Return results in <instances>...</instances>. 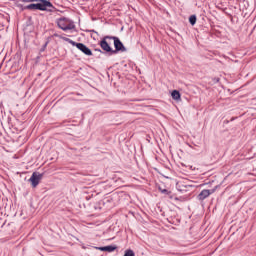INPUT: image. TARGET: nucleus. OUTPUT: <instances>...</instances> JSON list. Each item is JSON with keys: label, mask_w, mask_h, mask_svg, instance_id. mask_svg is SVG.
I'll use <instances>...</instances> for the list:
<instances>
[{"label": "nucleus", "mask_w": 256, "mask_h": 256, "mask_svg": "<svg viewBox=\"0 0 256 256\" xmlns=\"http://www.w3.org/2000/svg\"><path fill=\"white\" fill-rule=\"evenodd\" d=\"M111 36H105L99 43L102 51H105V53H109V55H113V48L109 45L107 42V39H109Z\"/></svg>", "instance_id": "nucleus-5"}, {"label": "nucleus", "mask_w": 256, "mask_h": 256, "mask_svg": "<svg viewBox=\"0 0 256 256\" xmlns=\"http://www.w3.org/2000/svg\"><path fill=\"white\" fill-rule=\"evenodd\" d=\"M159 191L160 193H162L163 195H171V191L167 190V189H163L161 187H159Z\"/></svg>", "instance_id": "nucleus-12"}, {"label": "nucleus", "mask_w": 256, "mask_h": 256, "mask_svg": "<svg viewBox=\"0 0 256 256\" xmlns=\"http://www.w3.org/2000/svg\"><path fill=\"white\" fill-rule=\"evenodd\" d=\"M216 81H219V79H216Z\"/></svg>", "instance_id": "nucleus-15"}, {"label": "nucleus", "mask_w": 256, "mask_h": 256, "mask_svg": "<svg viewBox=\"0 0 256 256\" xmlns=\"http://www.w3.org/2000/svg\"><path fill=\"white\" fill-rule=\"evenodd\" d=\"M189 23H190V25H195V23H197V16L196 15H191L189 17Z\"/></svg>", "instance_id": "nucleus-10"}, {"label": "nucleus", "mask_w": 256, "mask_h": 256, "mask_svg": "<svg viewBox=\"0 0 256 256\" xmlns=\"http://www.w3.org/2000/svg\"><path fill=\"white\" fill-rule=\"evenodd\" d=\"M63 39L67 43H70V45H73V47H77V49H79V51L84 53V55H87L88 57H91V55H93V52L91 51V49H89V47H87L85 44L77 43L69 38H63Z\"/></svg>", "instance_id": "nucleus-2"}, {"label": "nucleus", "mask_w": 256, "mask_h": 256, "mask_svg": "<svg viewBox=\"0 0 256 256\" xmlns=\"http://www.w3.org/2000/svg\"><path fill=\"white\" fill-rule=\"evenodd\" d=\"M95 51H98V53H103V51H101V49H95Z\"/></svg>", "instance_id": "nucleus-14"}, {"label": "nucleus", "mask_w": 256, "mask_h": 256, "mask_svg": "<svg viewBox=\"0 0 256 256\" xmlns=\"http://www.w3.org/2000/svg\"><path fill=\"white\" fill-rule=\"evenodd\" d=\"M36 4H29L22 9H28L29 11H47V7H53V4L47 0L34 1Z\"/></svg>", "instance_id": "nucleus-1"}, {"label": "nucleus", "mask_w": 256, "mask_h": 256, "mask_svg": "<svg viewBox=\"0 0 256 256\" xmlns=\"http://www.w3.org/2000/svg\"><path fill=\"white\" fill-rule=\"evenodd\" d=\"M216 81H219V79H216Z\"/></svg>", "instance_id": "nucleus-16"}, {"label": "nucleus", "mask_w": 256, "mask_h": 256, "mask_svg": "<svg viewBox=\"0 0 256 256\" xmlns=\"http://www.w3.org/2000/svg\"><path fill=\"white\" fill-rule=\"evenodd\" d=\"M214 192H215V189H212V190L204 189V190H202L198 195L199 201H205V199H207V197H209V195H213Z\"/></svg>", "instance_id": "nucleus-7"}, {"label": "nucleus", "mask_w": 256, "mask_h": 256, "mask_svg": "<svg viewBox=\"0 0 256 256\" xmlns=\"http://www.w3.org/2000/svg\"><path fill=\"white\" fill-rule=\"evenodd\" d=\"M171 95H172V99H174V101H179L181 99V93H179L178 90H173Z\"/></svg>", "instance_id": "nucleus-9"}, {"label": "nucleus", "mask_w": 256, "mask_h": 256, "mask_svg": "<svg viewBox=\"0 0 256 256\" xmlns=\"http://www.w3.org/2000/svg\"><path fill=\"white\" fill-rule=\"evenodd\" d=\"M109 39H112L114 41V47L115 50H112L113 55H117V53H125L127 51V48H125V45H123V42L119 39L117 36H111L108 37Z\"/></svg>", "instance_id": "nucleus-4"}, {"label": "nucleus", "mask_w": 256, "mask_h": 256, "mask_svg": "<svg viewBox=\"0 0 256 256\" xmlns=\"http://www.w3.org/2000/svg\"><path fill=\"white\" fill-rule=\"evenodd\" d=\"M57 25L62 31H71L75 29V23L67 18H60L57 20Z\"/></svg>", "instance_id": "nucleus-3"}, {"label": "nucleus", "mask_w": 256, "mask_h": 256, "mask_svg": "<svg viewBox=\"0 0 256 256\" xmlns=\"http://www.w3.org/2000/svg\"><path fill=\"white\" fill-rule=\"evenodd\" d=\"M35 1L39 0H22L23 3H35Z\"/></svg>", "instance_id": "nucleus-13"}, {"label": "nucleus", "mask_w": 256, "mask_h": 256, "mask_svg": "<svg viewBox=\"0 0 256 256\" xmlns=\"http://www.w3.org/2000/svg\"><path fill=\"white\" fill-rule=\"evenodd\" d=\"M98 251H106L107 253H113L117 249V246L109 245L104 247H96Z\"/></svg>", "instance_id": "nucleus-8"}, {"label": "nucleus", "mask_w": 256, "mask_h": 256, "mask_svg": "<svg viewBox=\"0 0 256 256\" xmlns=\"http://www.w3.org/2000/svg\"><path fill=\"white\" fill-rule=\"evenodd\" d=\"M124 256H135V252L131 249L125 250Z\"/></svg>", "instance_id": "nucleus-11"}, {"label": "nucleus", "mask_w": 256, "mask_h": 256, "mask_svg": "<svg viewBox=\"0 0 256 256\" xmlns=\"http://www.w3.org/2000/svg\"><path fill=\"white\" fill-rule=\"evenodd\" d=\"M42 179H43V174L39 172H33V174L29 179V182L31 183L32 187H37V185H39Z\"/></svg>", "instance_id": "nucleus-6"}]
</instances>
